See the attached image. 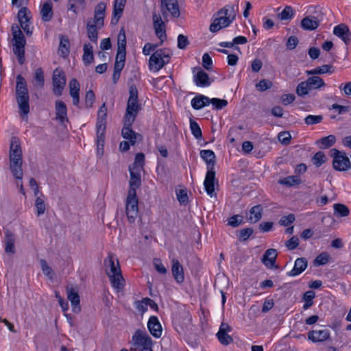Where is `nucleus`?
I'll return each mask as SVG.
<instances>
[{"label":"nucleus","mask_w":351,"mask_h":351,"mask_svg":"<svg viewBox=\"0 0 351 351\" xmlns=\"http://www.w3.org/2000/svg\"><path fill=\"white\" fill-rule=\"evenodd\" d=\"M35 206L38 216H40L45 213L46 209L45 204L44 200L40 197H36L35 201Z\"/></svg>","instance_id":"13d9d810"},{"label":"nucleus","mask_w":351,"mask_h":351,"mask_svg":"<svg viewBox=\"0 0 351 351\" xmlns=\"http://www.w3.org/2000/svg\"><path fill=\"white\" fill-rule=\"evenodd\" d=\"M66 76L61 69L56 68L53 72L52 84L53 93L56 96H60L66 84Z\"/></svg>","instance_id":"423d86ee"},{"label":"nucleus","mask_w":351,"mask_h":351,"mask_svg":"<svg viewBox=\"0 0 351 351\" xmlns=\"http://www.w3.org/2000/svg\"><path fill=\"white\" fill-rule=\"evenodd\" d=\"M130 174V189L128 193L134 192L136 193V189L141 184V178L140 171H135V168H129Z\"/></svg>","instance_id":"a211bd4d"},{"label":"nucleus","mask_w":351,"mask_h":351,"mask_svg":"<svg viewBox=\"0 0 351 351\" xmlns=\"http://www.w3.org/2000/svg\"><path fill=\"white\" fill-rule=\"evenodd\" d=\"M28 9L26 7L21 8L18 12V19L20 24L28 23L29 18L27 16Z\"/></svg>","instance_id":"bf43d9fd"},{"label":"nucleus","mask_w":351,"mask_h":351,"mask_svg":"<svg viewBox=\"0 0 351 351\" xmlns=\"http://www.w3.org/2000/svg\"><path fill=\"white\" fill-rule=\"evenodd\" d=\"M56 119L61 123H64L68 121L67 108L65 104L60 100L56 101Z\"/></svg>","instance_id":"b1692460"},{"label":"nucleus","mask_w":351,"mask_h":351,"mask_svg":"<svg viewBox=\"0 0 351 351\" xmlns=\"http://www.w3.org/2000/svg\"><path fill=\"white\" fill-rule=\"evenodd\" d=\"M117 45V50L126 51V36L123 29H121L118 34Z\"/></svg>","instance_id":"8fccbe9b"},{"label":"nucleus","mask_w":351,"mask_h":351,"mask_svg":"<svg viewBox=\"0 0 351 351\" xmlns=\"http://www.w3.org/2000/svg\"><path fill=\"white\" fill-rule=\"evenodd\" d=\"M334 214L339 217H347L350 214V210L345 204H335L333 205Z\"/></svg>","instance_id":"49530a36"},{"label":"nucleus","mask_w":351,"mask_h":351,"mask_svg":"<svg viewBox=\"0 0 351 351\" xmlns=\"http://www.w3.org/2000/svg\"><path fill=\"white\" fill-rule=\"evenodd\" d=\"M311 90L307 82L306 81L300 82L296 88V93L302 97H304L308 94Z\"/></svg>","instance_id":"09e8293b"},{"label":"nucleus","mask_w":351,"mask_h":351,"mask_svg":"<svg viewBox=\"0 0 351 351\" xmlns=\"http://www.w3.org/2000/svg\"><path fill=\"white\" fill-rule=\"evenodd\" d=\"M193 81L197 86L200 87H207L211 83L208 75L202 69L194 75Z\"/></svg>","instance_id":"393cba45"},{"label":"nucleus","mask_w":351,"mask_h":351,"mask_svg":"<svg viewBox=\"0 0 351 351\" xmlns=\"http://www.w3.org/2000/svg\"><path fill=\"white\" fill-rule=\"evenodd\" d=\"M138 199L136 193H128L125 203V211L128 221L130 223H134L138 215Z\"/></svg>","instance_id":"20e7f679"},{"label":"nucleus","mask_w":351,"mask_h":351,"mask_svg":"<svg viewBox=\"0 0 351 351\" xmlns=\"http://www.w3.org/2000/svg\"><path fill=\"white\" fill-rule=\"evenodd\" d=\"M106 9V5L104 2H99L95 8L93 21L95 23H97L99 27L104 26Z\"/></svg>","instance_id":"6ab92c4d"},{"label":"nucleus","mask_w":351,"mask_h":351,"mask_svg":"<svg viewBox=\"0 0 351 351\" xmlns=\"http://www.w3.org/2000/svg\"><path fill=\"white\" fill-rule=\"evenodd\" d=\"M105 131L106 129L101 130L100 128H97V154L100 156H102L104 152Z\"/></svg>","instance_id":"58836bf2"},{"label":"nucleus","mask_w":351,"mask_h":351,"mask_svg":"<svg viewBox=\"0 0 351 351\" xmlns=\"http://www.w3.org/2000/svg\"><path fill=\"white\" fill-rule=\"evenodd\" d=\"M10 169L16 180H22L23 171L22 169L23 156L9 155Z\"/></svg>","instance_id":"0eeeda50"},{"label":"nucleus","mask_w":351,"mask_h":351,"mask_svg":"<svg viewBox=\"0 0 351 351\" xmlns=\"http://www.w3.org/2000/svg\"><path fill=\"white\" fill-rule=\"evenodd\" d=\"M95 100V93L92 90H89L86 93L85 105L87 108H91Z\"/></svg>","instance_id":"774afa93"},{"label":"nucleus","mask_w":351,"mask_h":351,"mask_svg":"<svg viewBox=\"0 0 351 351\" xmlns=\"http://www.w3.org/2000/svg\"><path fill=\"white\" fill-rule=\"evenodd\" d=\"M129 98L128 101L134 103V104H139L138 99V90L135 85H131L130 86L129 89Z\"/></svg>","instance_id":"e2e57ef3"},{"label":"nucleus","mask_w":351,"mask_h":351,"mask_svg":"<svg viewBox=\"0 0 351 351\" xmlns=\"http://www.w3.org/2000/svg\"><path fill=\"white\" fill-rule=\"evenodd\" d=\"M319 20L314 16H307L301 21V27L304 30L312 31L318 27Z\"/></svg>","instance_id":"5701e85b"},{"label":"nucleus","mask_w":351,"mask_h":351,"mask_svg":"<svg viewBox=\"0 0 351 351\" xmlns=\"http://www.w3.org/2000/svg\"><path fill=\"white\" fill-rule=\"evenodd\" d=\"M334 73V69L332 65L324 64L321 66L316 67L311 70H307L306 73L308 75H322L324 73Z\"/></svg>","instance_id":"e433bc0d"},{"label":"nucleus","mask_w":351,"mask_h":351,"mask_svg":"<svg viewBox=\"0 0 351 351\" xmlns=\"http://www.w3.org/2000/svg\"><path fill=\"white\" fill-rule=\"evenodd\" d=\"M279 183L287 186H292L295 184H299L300 183V180L296 176H288L282 180H280Z\"/></svg>","instance_id":"6e6d98bb"},{"label":"nucleus","mask_w":351,"mask_h":351,"mask_svg":"<svg viewBox=\"0 0 351 351\" xmlns=\"http://www.w3.org/2000/svg\"><path fill=\"white\" fill-rule=\"evenodd\" d=\"M293 16V8L287 5L284 10L278 14V18L281 21L289 20L291 19Z\"/></svg>","instance_id":"3c124183"},{"label":"nucleus","mask_w":351,"mask_h":351,"mask_svg":"<svg viewBox=\"0 0 351 351\" xmlns=\"http://www.w3.org/2000/svg\"><path fill=\"white\" fill-rule=\"evenodd\" d=\"M330 333L328 329L313 330L308 332V338L314 343L323 342L330 338Z\"/></svg>","instance_id":"dca6fc26"},{"label":"nucleus","mask_w":351,"mask_h":351,"mask_svg":"<svg viewBox=\"0 0 351 351\" xmlns=\"http://www.w3.org/2000/svg\"><path fill=\"white\" fill-rule=\"evenodd\" d=\"M215 179V171L214 169H208L206 178L204 180V187L206 189V193L208 195H209L210 197L213 196L214 191H215V185H214V181Z\"/></svg>","instance_id":"412c9836"},{"label":"nucleus","mask_w":351,"mask_h":351,"mask_svg":"<svg viewBox=\"0 0 351 351\" xmlns=\"http://www.w3.org/2000/svg\"><path fill=\"white\" fill-rule=\"evenodd\" d=\"M84 54L82 60L84 64L88 65L93 62L94 54L93 46L90 43H86L83 47Z\"/></svg>","instance_id":"c9c22d12"},{"label":"nucleus","mask_w":351,"mask_h":351,"mask_svg":"<svg viewBox=\"0 0 351 351\" xmlns=\"http://www.w3.org/2000/svg\"><path fill=\"white\" fill-rule=\"evenodd\" d=\"M330 152L331 156L333 157V167L335 170L344 171L351 168L350 159L344 152H341L335 148L332 149Z\"/></svg>","instance_id":"39448f33"},{"label":"nucleus","mask_w":351,"mask_h":351,"mask_svg":"<svg viewBox=\"0 0 351 351\" xmlns=\"http://www.w3.org/2000/svg\"><path fill=\"white\" fill-rule=\"evenodd\" d=\"M191 106L195 110H199L205 106V104L204 103V100L202 99V95H199L195 96L191 100Z\"/></svg>","instance_id":"052dcab7"},{"label":"nucleus","mask_w":351,"mask_h":351,"mask_svg":"<svg viewBox=\"0 0 351 351\" xmlns=\"http://www.w3.org/2000/svg\"><path fill=\"white\" fill-rule=\"evenodd\" d=\"M336 141V137L334 135H328V136L322 138L317 141V144H319L320 149H327L332 146Z\"/></svg>","instance_id":"a18cd8bd"},{"label":"nucleus","mask_w":351,"mask_h":351,"mask_svg":"<svg viewBox=\"0 0 351 351\" xmlns=\"http://www.w3.org/2000/svg\"><path fill=\"white\" fill-rule=\"evenodd\" d=\"M171 271L174 279L178 283L181 284L184 282V275L183 267L179 261L176 258L172 260Z\"/></svg>","instance_id":"4be33fe9"},{"label":"nucleus","mask_w":351,"mask_h":351,"mask_svg":"<svg viewBox=\"0 0 351 351\" xmlns=\"http://www.w3.org/2000/svg\"><path fill=\"white\" fill-rule=\"evenodd\" d=\"M53 3L50 1L44 3L40 9L41 19L47 22L51 20L53 13L52 10Z\"/></svg>","instance_id":"72a5a7b5"},{"label":"nucleus","mask_w":351,"mask_h":351,"mask_svg":"<svg viewBox=\"0 0 351 351\" xmlns=\"http://www.w3.org/2000/svg\"><path fill=\"white\" fill-rule=\"evenodd\" d=\"M141 110V105L140 104H134L133 102L127 103L126 112L123 117V120L127 121L128 125H130L131 122H134L135 119Z\"/></svg>","instance_id":"f8f14e48"},{"label":"nucleus","mask_w":351,"mask_h":351,"mask_svg":"<svg viewBox=\"0 0 351 351\" xmlns=\"http://www.w3.org/2000/svg\"><path fill=\"white\" fill-rule=\"evenodd\" d=\"M272 86V82L266 79L261 80L256 85V88L261 92L265 91L267 89L271 88Z\"/></svg>","instance_id":"69168bd1"},{"label":"nucleus","mask_w":351,"mask_h":351,"mask_svg":"<svg viewBox=\"0 0 351 351\" xmlns=\"http://www.w3.org/2000/svg\"><path fill=\"white\" fill-rule=\"evenodd\" d=\"M330 256L327 252H322L314 260V265L319 266L326 265L329 261Z\"/></svg>","instance_id":"5fc2aeb1"},{"label":"nucleus","mask_w":351,"mask_h":351,"mask_svg":"<svg viewBox=\"0 0 351 351\" xmlns=\"http://www.w3.org/2000/svg\"><path fill=\"white\" fill-rule=\"evenodd\" d=\"M277 252L275 249L271 248L266 250L262 257V262L267 267H273L276 263Z\"/></svg>","instance_id":"cd10ccee"},{"label":"nucleus","mask_w":351,"mask_h":351,"mask_svg":"<svg viewBox=\"0 0 351 351\" xmlns=\"http://www.w3.org/2000/svg\"><path fill=\"white\" fill-rule=\"evenodd\" d=\"M102 27H99L97 23H95L93 19H88L86 24L87 36L93 43H96L98 40V30Z\"/></svg>","instance_id":"aec40b11"},{"label":"nucleus","mask_w":351,"mask_h":351,"mask_svg":"<svg viewBox=\"0 0 351 351\" xmlns=\"http://www.w3.org/2000/svg\"><path fill=\"white\" fill-rule=\"evenodd\" d=\"M315 293L313 291H308L305 292V293L303 295V300L305 302L303 306V308L304 310L308 309L313 305V299L315 298Z\"/></svg>","instance_id":"de8ad7c7"},{"label":"nucleus","mask_w":351,"mask_h":351,"mask_svg":"<svg viewBox=\"0 0 351 351\" xmlns=\"http://www.w3.org/2000/svg\"><path fill=\"white\" fill-rule=\"evenodd\" d=\"M200 156L207 164L208 169H214L216 156L215 153L212 150H202L200 152Z\"/></svg>","instance_id":"473e14b6"},{"label":"nucleus","mask_w":351,"mask_h":351,"mask_svg":"<svg viewBox=\"0 0 351 351\" xmlns=\"http://www.w3.org/2000/svg\"><path fill=\"white\" fill-rule=\"evenodd\" d=\"M323 120L322 115H308L304 119V122L306 125L317 124L322 122Z\"/></svg>","instance_id":"0e129e2a"},{"label":"nucleus","mask_w":351,"mask_h":351,"mask_svg":"<svg viewBox=\"0 0 351 351\" xmlns=\"http://www.w3.org/2000/svg\"><path fill=\"white\" fill-rule=\"evenodd\" d=\"M69 41L66 36H61L60 38V45L58 47V51L60 55L63 58H66L69 54Z\"/></svg>","instance_id":"ea45409f"},{"label":"nucleus","mask_w":351,"mask_h":351,"mask_svg":"<svg viewBox=\"0 0 351 351\" xmlns=\"http://www.w3.org/2000/svg\"><path fill=\"white\" fill-rule=\"evenodd\" d=\"M67 298L71 302L73 311L74 313H79L81 311L80 306V298L78 294L77 290L72 285H67L66 287Z\"/></svg>","instance_id":"9d476101"},{"label":"nucleus","mask_w":351,"mask_h":351,"mask_svg":"<svg viewBox=\"0 0 351 351\" xmlns=\"http://www.w3.org/2000/svg\"><path fill=\"white\" fill-rule=\"evenodd\" d=\"M153 341L146 331L138 329L132 338L131 351H153Z\"/></svg>","instance_id":"f03ea898"},{"label":"nucleus","mask_w":351,"mask_h":351,"mask_svg":"<svg viewBox=\"0 0 351 351\" xmlns=\"http://www.w3.org/2000/svg\"><path fill=\"white\" fill-rule=\"evenodd\" d=\"M262 211L263 209L261 205L253 206L250 210L249 220L254 223L259 221L262 217Z\"/></svg>","instance_id":"c03bdc74"},{"label":"nucleus","mask_w":351,"mask_h":351,"mask_svg":"<svg viewBox=\"0 0 351 351\" xmlns=\"http://www.w3.org/2000/svg\"><path fill=\"white\" fill-rule=\"evenodd\" d=\"M152 18L156 35L161 40L160 43H162L164 39L167 38L166 31L165 29V25L162 21L161 16L156 12L153 14Z\"/></svg>","instance_id":"9b49d317"},{"label":"nucleus","mask_w":351,"mask_h":351,"mask_svg":"<svg viewBox=\"0 0 351 351\" xmlns=\"http://www.w3.org/2000/svg\"><path fill=\"white\" fill-rule=\"evenodd\" d=\"M171 55L169 49L167 48L156 50L149 58V69L154 71L160 70L169 62Z\"/></svg>","instance_id":"7ed1b4c3"},{"label":"nucleus","mask_w":351,"mask_h":351,"mask_svg":"<svg viewBox=\"0 0 351 351\" xmlns=\"http://www.w3.org/2000/svg\"><path fill=\"white\" fill-rule=\"evenodd\" d=\"M123 122L124 125L121 130V135L123 138L128 140L132 145H134L137 138H141V136L131 129L134 122H131L130 125H128V122L125 120H123Z\"/></svg>","instance_id":"ddd939ff"},{"label":"nucleus","mask_w":351,"mask_h":351,"mask_svg":"<svg viewBox=\"0 0 351 351\" xmlns=\"http://www.w3.org/2000/svg\"><path fill=\"white\" fill-rule=\"evenodd\" d=\"M126 0H114L111 23L116 24L122 15Z\"/></svg>","instance_id":"c85d7f7f"},{"label":"nucleus","mask_w":351,"mask_h":351,"mask_svg":"<svg viewBox=\"0 0 351 351\" xmlns=\"http://www.w3.org/2000/svg\"><path fill=\"white\" fill-rule=\"evenodd\" d=\"M70 95L73 99V104L78 106L80 104V84L75 78L71 80L69 82Z\"/></svg>","instance_id":"c756f323"},{"label":"nucleus","mask_w":351,"mask_h":351,"mask_svg":"<svg viewBox=\"0 0 351 351\" xmlns=\"http://www.w3.org/2000/svg\"><path fill=\"white\" fill-rule=\"evenodd\" d=\"M12 34L13 36L12 45L13 52L17 56L20 64L25 62V46L26 44L25 38L19 28V25L14 24L12 25Z\"/></svg>","instance_id":"f257e3e1"},{"label":"nucleus","mask_w":351,"mask_h":351,"mask_svg":"<svg viewBox=\"0 0 351 351\" xmlns=\"http://www.w3.org/2000/svg\"><path fill=\"white\" fill-rule=\"evenodd\" d=\"M112 287L119 291L123 289L125 285L124 278L121 272L116 274L114 276H108Z\"/></svg>","instance_id":"4c0bfd02"},{"label":"nucleus","mask_w":351,"mask_h":351,"mask_svg":"<svg viewBox=\"0 0 351 351\" xmlns=\"http://www.w3.org/2000/svg\"><path fill=\"white\" fill-rule=\"evenodd\" d=\"M29 95L27 83L25 78L18 75L16 76V97Z\"/></svg>","instance_id":"bb28decb"},{"label":"nucleus","mask_w":351,"mask_h":351,"mask_svg":"<svg viewBox=\"0 0 351 351\" xmlns=\"http://www.w3.org/2000/svg\"><path fill=\"white\" fill-rule=\"evenodd\" d=\"M217 15L223 17H230L233 16L234 20L235 19V11L233 6H226L217 12Z\"/></svg>","instance_id":"864d4df0"},{"label":"nucleus","mask_w":351,"mask_h":351,"mask_svg":"<svg viewBox=\"0 0 351 351\" xmlns=\"http://www.w3.org/2000/svg\"><path fill=\"white\" fill-rule=\"evenodd\" d=\"M106 115L107 108L106 106V104H103L102 106L99 108L97 112V119L96 123L97 128H100L101 130H102V129H106Z\"/></svg>","instance_id":"f704fd0d"},{"label":"nucleus","mask_w":351,"mask_h":351,"mask_svg":"<svg viewBox=\"0 0 351 351\" xmlns=\"http://www.w3.org/2000/svg\"><path fill=\"white\" fill-rule=\"evenodd\" d=\"M190 128H191L192 134L196 138H199L200 137H202V130H201L199 125H198V123L197 122H195V121L191 120L190 121Z\"/></svg>","instance_id":"680f3d73"},{"label":"nucleus","mask_w":351,"mask_h":351,"mask_svg":"<svg viewBox=\"0 0 351 351\" xmlns=\"http://www.w3.org/2000/svg\"><path fill=\"white\" fill-rule=\"evenodd\" d=\"M232 330V327L227 323L222 322L220 325L217 337L219 341L223 346H228L233 342L232 337L228 335Z\"/></svg>","instance_id":"6e6552de"},{"label":"nucleus","mask_w":351,"mask_h":351,"mask_svg":"<svg viewBox=\"0 0 351 351\" xmlns=\"http://www.w3.org/2000/svg\"><path fill=\"white\" fill-rule=\"evenodd\" d=\"M145 160V155L143 153H138L135 156V160L132 167L129 168H135V171H140L143 168Z\"/></svg>","instance_id":"603ef678"},{"label":"nucleus","mask_w":351,"mask_h":351,"mask_svg":"<svg viewBox=\"0 0 351 351\" xmlns=\"http://www.w3.org/2000/svg\"><path fill=\"white\" fill-rule=\"evenodd\" d=\"M313 165L316 167H320L326 161V156L322 152H317L312 158Z\"/></svg>","instance_id":"4d7b16f0"},{"label":"nucleus","mask_w":351,"mask_h":351,"mask_svg":"<svg viewBox=\"0 0 351 351\" xmlns=\"http://www.w3.org/2000/svg\"><path fill=\"white\" fill-rule=\"evenodd\" d=\"M308 265V261L305 258H298L291 271L288 273L289 276H296L304 271Z\"/></svg>","instance_id":"a878e982"},{"label":"nucleus","mask_w":351,"mask_h":351,"mask_svg":"<svg viewBox=\"0 0 351 351\" xmlns=\"http://www.w3.org/2000/svg\"><path fill=\"white\" fill-rule=\"evenodd\" d=\"M333 34L340 38L346 45H348L351 41V32L344 23H341L334 27Z\"/></svg>","instance_id":"4468645a"},{"label":"nucleus","mask_w":351,"mask_h":351,"mask_svg":"<svg viewBox=\"0 0 351 351\" xmlns=\"http://www.w3.org/2000/svg\"><path fill=\"white\" fill-rule=\"evenodd\" d=\"M29 95L22 96L16 98V101L19 105L21 113L27 115L29 112Z\"/></svg>","instance_id":"79ce46f5"},{"label":"nucleus","mask_w":351,"mask_h":351,"mask_svg":"<svg viewBox=\"0 0 351 351\" xmlns=\"http://www.w3.org/2000/svg\"><path fill=\"white\" fill-rule=\"evenodd\" d=\"M105 263H108L110 267V269L106 271L108 276H114L116 274L121 272L119 261L117 260V263H115V258L112 254L108 256Z\"/></svg>","instance_id":"7c9ffc66"},{"label":"nucleus","mask_w":351,"mask_h":351,"mask_svg":"<svg viewBox=\"0 0 351 351\" xmlns=\"http://www.w3.org/2000/svg\"><path fill=\"white\" fill-rule=\"evenodd\" d=\"M234 21V16L223 17L220 16L216 18L210 25L209 29L211 32H217L219 29L230 25Z\"/></svg>","instance_id":"2eb2a0df"},{"label":"nucleus","mask_w":351,"mask_h":351,"mask_svg":"<svg viewBox=\"0 0 351 351\" xmlns=\"http://www.w3.org/2000/svg\"><path fill=\"white\" fill-rule=\"evenodd\" d=\"M211 104L213 108L216 110H221L228 105V101L226 99H221L218 98H213Z\"/></svg>","instance_id":"338daca9"},{"label":"nucleus","mask_w":351,"mask_h":351,"mask_svg":"<svg viewBox=\"0 0 351 351\" xmlns=\"http://www.w3.org/2000/svg\"><path fill=\"white\" fill-rule=\"evenodd\" d=\"M306 82H307L311 90L318 89L326 86L322 78L319 76L309 77Z\"/></svg>","instance_id":"a19ab883"},{"label":"nucleus","mask_w":351,"mask_h":351,"mask_svg":"<svg viewBox=\"0 0 351 351\" xmlns=\"http://www.w3.org/2000/svg\"><path fill=\"white\" fill-rule=\"evenodd\" d=\"M9 155L23 156L20 141L17 137L11 138Z\"/></svg>","instance_id":"37998d69"},{"label":"nucleus","mask_w":351,"mask_h":351,"mask_svg":"<svg viewBox=\"0 0 351 351\" xmlns=\"http://www.w3.org/2000/svg\"><path fill=\"white\" fill-rule=\"evenodd\" d=\"M147 328L154 337L159 338L162 335V326L156 316H151L147 322Z\"/></svg>","instance_id":"f3484780"},{"label":"nucleus","mask_w":351,"mask_h":351,"mask_svg":"<svg viewBox=\"0 0 351 351\" xmlns=\"http://www.w3.org/2000/svg\"><path fill=\"white\" fill-rule=\"evenodd\" d=\"M161 12L163 16L169 12L173 17L180 16V10L177 0H161Z\"/></svg>","instance_id":"1a4fd4ad"},{"label":"nucleus","mask_w":351,"mask_h":351,"mask_svg":"<svg viewBox=\"0 0 351 351\" xmlns=\"http://www.w3.org/2000/svg\"><path fill=\"white\" fill-rule=\"evenodd\" d=\"M5 252L6 253H15V236L14 234L10 230H6L5 232Z\"/></svg>","instance_id":"2f4dec72"}]
</instances>
